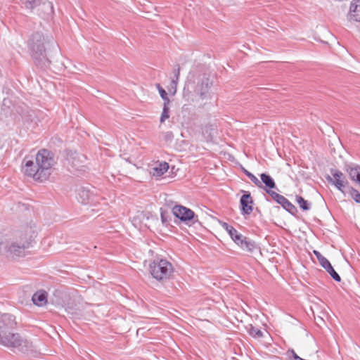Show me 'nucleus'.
I'll return each mask as SVG.
<instances>
[{
  "label": "nucleus",
  "mask_w": 360,
  "mask_h": 360,
  "mask_svg": "<svg viewBox=\"0 0 360 360\" xmlns=\"http://www.w3.org/2000/svg\"><path fill=\"white\" fill-rule=\"evenodd\" d=\"M212 82L206 74L195 76L193 81L188 84V90L184 88V98L188 103H198L210 98V88Z\"/></svg>",
  "instance_id": "obj_3"
},
{
  "label": "nucleus",
  "mask_w": 360,
  "mask_h": 360,
  "mask_svg": "<svg viewBox=\"0 0 360 360\" xmlns=\"http://www.w3.org/2000/svg\"><path fill=\"white\" fill-rule=\"evenodd\" d=\"M330 174L331 176L328 175L326 176L328 181L334 185L339 191L343 192V188L348 184L344 174L336 169H331Z\"/></svg>",
  "instance_id": "obj_7"
},
{
  "label": "nucleus",
  "mask_w": 360,
  "mask_h": 360,
  "mask_svg": "<svg viewBox=\"0 0 360 360\" xmlns=\"http://www.w3.org/2000/svg\"><path fill=\"white\" fill-rule=\"evenodd\" d=\"M220 224L221 226L229 233V236L233 241L240 238V233H239L235 228H233L232 226H230L226 222H220Z\"/></svg>",
  "instance_id": "obj_17"
},
{
  "label": "nucleus",
  "mask_w": 360,
  "mask_h": 360,
  "mask_svg": "<svg viewBox=\"0 0 360 360\" xmlns=\"http://www.w3.org/2000/svg\"><path fill=\"white\" fill-rule=\"evenodd\" d=\"M174 139V134L172 131H167L164 133V140L166 142H171Z\"/></svg>",
  "instance_id": "obj_28"
},
{
  "label": "nucleus",
  "mask_w": 360,
  "mask_h": 360,
  "mask_svg": "<svg viewBox=\"0 0 360 360\" xmlns=\"http://www.w3.org/2000/svg\"><path fill=\"white\" fill-rule=\"evenodd\" d=\"M351 195L356 202L360 203V193L356 189L352 188Z\"/></svg>",
  "instance_id": "obj_27"
},
{
  "label": "nucleus",
  "mask_w": 360,
  "mask_h": 360,
  "mask_svg": "<svg viewBox=\"0 0 360 360\" xmlns=\"http://www.w3.org/2000/svg\"><path fill=\"white\" fill-rule=\"evenodd\" d=\"M7 103H10V101L8 99H4L3 105H6Z\"/></svg>",
  "instance_id": "obj_32"
},
{
  "label": "nucleus",
  "mask_w": 360,
  "mask_h": 360,
  "mask_svg": "<svg viewBox=\"0 0 360 360\" xmlns=\"http://www.w3.org/2000/svg\"><path fill=\"white\" fill-rule=\"evenodd\" d=\"M174 215L182 221H191L195 217L191 210L181 205H175L172 209Z\"/></svg>",
  "instance_id": "obj_9"
},
{
  "label": "nucleus",
  "mask_w": 360,
  "mask_h": 360,
  "mask_svg": "<svg viewBox=\"0 0 360 360\" xmlns=\"http://www.w3.org/2000/svg\"><path fill=\"white\" fill-rule=\"evenodd\" d=\"M78 198L82 204H87L91 198V193L86 188H81L78 191Z\"/></svg>",
  "instance_id": "obj_18"
},
{
  "label": "nucleus",
  "mask_w": 360,
  "mask_h": 360,
  "mask_svg": "<svg viewBox=\"0 0 360 360\" xmlns=\"http://www.w3.org/2000/svg\"><path fill=\"white\" fill-rule=\"evenodd\" d=\"M174 77L171 81V85H174V91L176 90V86L179 79L180 76V67L176 65L173 70Z\"/></svg>",
  "instance_id": "obj_21"
},
{
  "label": "nucleus",
  "mask_w": 360,
  "mask_h": 360,
  "mask_svg": "<svg viewBox=\"0 0 360 360\" xmlns=\"http://www.w3.org/2000/svg\"><path fill=\"white\" fill-rule=\"evenodd\" d=\"M84 159V155L77 152H71L68 155V162L77 169L80 167V164L83 163Z\"/></svg>",
  "instance_id": "obj_13"
},
{
  "label": "nucleus",
  "mask_w": 360,
  "mask_h": 360,
  "mask_svg": "<svg viewBox=\"0 0 360 360\" xmlns=\"http://www.w3.org/2000/svg\"><path fill=\"white\" fill-rule=\"evenodd\" d=\"M16 324L13 315L4 314L0 316V345L16 348L23 353L34 352L35 346L33 343L22 339L18 333L14 332Z\"/></svg>",
  "instance_id": "obj_2"
},
{
  "label": "nucleus",
  "mask_w": 360,
  "mask_h": 360,
  "mask_svg": "<svg viewBox=\"0 0 360 360\" xmlns=\"http://www.w3.org/2000/svg\"><path fill=\"white\" fill-rule=\"evenodd\" d=\"M20 1L26 8L30 10H32L40 4V0H20Z\"/></svg>",
  "instance_id": "obj_23"
},
{
  "label": "nucleus",
  "mask_w": 360,
  "mask_h": 360,
  "mask_svg": "<svg viewBox=\"0 0 360 360\" xmlns=\"http://www.w3.org/2000/svg\"><path fill=\"white\" fill-rule=\"evenodd\" d=\"M170 86H171V89H174V85H171V84H170ZM175 92H176V91H174V93H175Z\"/></svg>",
  "instance_id": "obj_33"
},
{
  "label": "nucleus",
  "mask_w": 360,
  "mask_h": 360,
  "mask_svg": "<svg viewBox=\"0 0 360 360\" xmlns=\"http://www.w3.org/2000/svg\"><path fill=\"white\" fill-rule=\"evenodd\" d=\"M266 193L278 204H280L288 212L293 214L296 212V207L285 197L271 190H266Z\"/></svg>",
  "instance_id": "obj_8"
},
{
  "label": "nucleus",
  "mask_w": 360,
  "mask_h": 360,
  "mask_svg": "<svg viewBox=\"0 0 360 360\" xmlns=\"http://www.w3.org/2000/svg\"><path fill=\"white\" fill-rule=\"evenodd\" d=\"M248 332L250 336L256 339H260L263 338V332L258 328L255 327L252 324L247 327Z\"/></svg>",
  "instance_id": "obj_19"
},
{
  "label": "nucleus",
  "mask_w": 360,
  "mask_h": 360,
  "mask_svg": "<svg viewBox=\"0 0 360 360\" xmlns=\"http://www.w3.org/2000/svg\"><path fill=\"white\" fill-rule=\"evenodd\" d=\"M260 178L262 184H264L265 185V186L267 188L266 190H271L276 187L274 180L270 175L266 173H262L260 175Z\"/></svg>",
  "instance_id": "obj_16"
},
{
  "label": "nucleus",
  "mask_w": 360,
  "mask_h": 360,
  "mask_svg": "<svg viewBox=\"0 0 360 360\" xmlns=\"http://www.w3.org/2000/svg\"><path fill=\"white\" fill-rule=\"evenodd\" d=\"M323 263L321 266L330 275V276L337 282L341 281L339 274L334 270L330 262L328 259H322Z\"/></svg>",
  "instance_id": "obj_14"
},
{
  "label": "nucleus",
  "mask_w": 360,
  "mask_h": 360,
  "mask_svg": "<svg viewBox=\"0 0 360 360\" xmlns=\"http://www.w3.org/2000/svg\"><path fill=\"white\" fill-rule=\"evenodd\" d=\"M30 245V241L25 238L2 237L0 238V255L8 259L25 257Z\"/></svg>",
  "instance_id": "obj_4"
},
{
  "label": "nucleus",
  "mask_w": 360,
  "mask_h": 360,
  "mask_svg": "<svg viewBox=\"0 0 360 360\" xmlns=\"http://www.w3.org/2000/svg\"><path fill=\"white\" fill-rule=\"evenodd\" d=\"M296 202L303 210L307 211L310 209L309 202L307 200H305L302 196L297 195Z\"/></svg>",
  "instance_id": "obj_25"
},
{
  "label": "nucleus",
  "mask_w": 360,
  "mask_h": 360,
  "mask_svg": "<svg viewBox=\"0 0 360 360\" xmlns=\"http://www.w3.org/2000/svg\"><path fill=\"white\" fill-rule=\"evenodd\" d=\"M245 174L259 188H263V184L262 182L251 172L248 171L247 169L243 170Z\"/></svg>",
  "instance_id": "obj_24"
},
{
  "label": "nucleus",
  "mask_w": 360,
  "mask_h": 360,
  "mask_svg": "<svg viewBox=\"0 0 360 360\" xmlns=\"http://www.w3.org/2000/svg\"><path fill=\"white\" fill-rule=\"evenodd\" d=\"M314 255L316 256L320 264H321L323 262H321L322 259H327L325 257H323L319 251L314 250Z\"/></svg>",
  "instance_id": "obj_30"
},
{
  "label": "nucleus",
  "mask_w": 360,
  "mask_h": 360,
  "mask_svg": "<svg viewBox=\"0 0 360 360\" xmlns=\"http://www.w3.org/2000/svg\"><path fill=\"white\" fill-rule=\"evenodd\" d=\"M289 357L292 360H303L304 359L300 357L294 350H289L288 351Z\"/></svg>",
  "instance_id": "obj_29"
},
{
  "label": "nucleus",
  "mask_w": 360,
  "mask_h": 360,
  "mask_svg": "<svg viewBox=\"0 0 360 360\" xmlns=\"http://www.w3.org/2000/svg\"><path fill=\"white\" fill-rule=\"evenodd\" d=\"M240 204L242 214L249 215L252 213L253 210V200L250 192L245 191L244 194L240 198Z\"/></svg>",
  "instance_id": "obj_10"
},
{
  "label": "nucleus",
  "mask_w": 360,
  "mask_h": 360,
  "mask_svg": "<svg viewBox=\"0 0 360 360\" xmlns=\"http://www.w3.org/2000/svg\"><path fill=\"white\" fill-rule=\"evenodd\" d=\"M55 163L53 153L47 149H41L34 158L28 155L24 158L22 170L25 175L43 182L51 174Z\"/></svg>",
  "instance_id": "obj_1"
},
{
  "label": "nucleus",
  "mask_w": 360,
  "mask_h": 360,
  "mask_svg": "<svg viewBox=\"0 0 360 360\" xmlns=\"http://www.w3.org/2000/svg\"><path fill=\"white\" fill-rule=\"evenodd\" d=\"M169 103H163L162 112L160 118V123H163L169 117Z\"/></svg>",
  "instance_id": "obj_22"
},
{
  "label": "nucleus",
  "mask_w": 360,
  "mask_h": 360,
  "mask_svg": "<svg viewBox=\"0 0 360 360\" xmlns=\"http://www.w3.org/2000/svg\"><path fill=\"white\" fill-rule=\"evenodd\" d=\"M169 169V165L166 162H160L158 166L154 168V176H162Z\"/></svg>",
  "instance_id": "obj_20"
},
{
  "label": "nucleus",
  "mask_w": 360,
  "mask_h": 360,
  "mask_svg": "<svg viewBox=\"0 0 360 360\" xmlns=\"http://www.w3.org/2000/svg\"><path fill=\"white\" fill-rule=\"evenodd\" d=\"M161 220L163 224H167L168 222L167 213L165 212H161Z\"/></svg>",
  "instance_id": "obj_31"
},
{
  "label": "nucleus",
  "mask_w": 360,
  "mask_h": 360,
  "mask_svg": "<svg viewBox=\"0 0 360 360\" xmlns=\"http://www.w3.org/2000/svg\"><path fill=\"white\" fill-rule=\"evenodd\" d=\"M150 272L152 276L159 281H165L170 278L174 267L168 260L165 259H157L150 264Z\"/></svg>",
  "instance_id": "obj_6"
},
{
  "label": "nucleus",
  "mask_w": 360,
  "mask_h": 360,
  "mask_svg": "<svg viewBox=\"0 0 360 360\" xmlns=\"http://www.w3.org/2000/svg\"><path fill=\"white\" fill-rule=\"evenodd\" d=\"M185 106H186V105H184L183 106V110H184V109H185Z\"/></svg>",
  "instance_id": "obj_34"
},
{
  "label": "nucleus",
  "mask_w": 360,
  "mask_h": 360,
  "mask_svg": "<svg viewBox=\"0 0 360 360\" xmlns=\"http://www.w3.org/2000/svg\"><path fill=\"white\" fill-rule=\"evenodd\" d=\"M234 242L245 251L252 252L256 248L255 243L242 234L240 235V238L235 240Z\"/></svg>",
  "instance_id": "obj_12"
},
{
  "label": "nucleus",
  "mask_w": 360,
  "mask_h": 360,
  "mask_svg": "<svg viewBox=\"0 0 360 360\" xmlns=\"http://www.w3.org/2000/svg\"><path fill=\"white\" fill-rule=\"evenodd\" d=\"M347 19L350 22H358L357 27L360 28V0H353L351 2Z\"/></svg>",
  "instance_id": "obj_11"
},
{
  "label": "nucleus",
  "mask_w": 360,
  "mask_h": 360,
  "mask_svg": "<svg viewBox=\"0 0 360 360\" xmlns=\"http://www.w3.org/2000/svg\"><path fill=\"white\" fill-rule=\"evenodd\" d=\"M156 86H157V89H158V91L160 93L161 98L164 101V103H170V101L167 96V94L165 91V90L159 84H157Z\"/></svg>",
  "instance_id": "obj_26"
},
{
  "label": "nucleus",
  "mask_w": 360,
  "mask_h": 360,
  "mask_svg": "<svg viewBox=\"0 0 360 360\" xmlns=\"http://www.w3.org/2000/svg\"><path fill=\"white\" fill-rule=\"evenodd\" d=\"M33 303L39 307L46 304L47 302L46 292L44 291H39L35 292L32 297Z\"/></svg>",
  "instance_id": "obj_15"
},
{
  "label": "nucleus",
  "mask_w": 360,
  "mask_h": 360,
  "mask_svg": "<svg viewBox=\"0 0 360 360\" xmlns=\"http://www.w3.org/2000/svg\"><path fill=\"white\" fill-rule=\"evenodd\" d=\"M29 46L36 65L41 69L48 68L51 60L46 53L44 36L39 32L33 34L29 40Z\"/></svg>",
  "instance_id": "obj_5"
}]
</instances>
